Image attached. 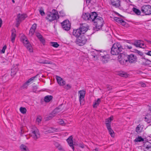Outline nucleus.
Masks as SVG:
<instances>
[{"instance_id":"1","label":"nucleus","mask_w":151,"mask_h":151,"mask_svg":"<svg viewBox=\"0 0 151 151\" xmlns=\"http://www.w3.org/2000/svg\"><path fill=\"white\" fill-rule=\"evenodd\" d=\"M123 49L119 42L114 43L111 48V53L112 55H118L123 52Z\"/></svg>"},{"instance_id":"2","label":"nucleus","mask_w":151,"mask_h":151,"mask_svg":"<svg viewBox=\"0 0 151 151\" xmlns=\"http://www.w3.org/2000/svg\"><path fill=\"white\" fill-rule=\"evenodd\" d=\"M47 15L46 19L50 22L57 19V17L58 19L59 18L58 11L55 9H53L52 12H47L46 14Z\"/></svg>"},{"instance_id":"3","label":"nucleus","mask_w":151,"mask_h":151,"mask_svg":"<svg viewBox=\"0 0 151 151\" xmlns=\"http://www.w3.org/2000/svg\"><path fill=\"white\" fill-rule=\"evenodd\" d=\"M21 41L23 42L24 45L27 48L28 50L30 52H33L32 47L26 37L25 36H22L21 37Z\"/></svg>"},{"instance_id":"4","label":"nucleus","mask_w":151,"mask_h":151,"mask_svg":"<svg viewBox=\"0 0 151 151\" xmlns=\"http://www.w3.org/2000/svg\"><path fill=\"white\" fill-rule=\"evenodd\" d=\"M87 41V39L84 35L78 37L76 40V43L79 46L84 45Z\"/></svg>"},{"instance_id":"5","label":"nucleus","mask_w":151,"mask_h":151,"mask_svg":"<svg viewBox=\"0 0 151 151\" xmlns=\"http://www.w3.org/2000/svg\"><path fill=\"white\" fill-rule=\"evenodd\" d=\"M104 22V21L102 17L99 16L97 17V19L93 22L96 28L99 29H101L102 27L103 26Z\"/></svg>"},{"instance_id":"6","label":"nucleus","mask_w":151,"mask_h":151,"mask_svg":"<svg viewBox=\"0 0 151 151\" xmlns=\"http://www.w3.org/2000/svg\"><path fill=\"white\" fill-rule=\"evenodd\" d=\"M142 12L145 15L151 14V6L149 5H144L141 7Z\"/></svg>"},{"instance_id":"7","label":"nucleus","mask_w":151,"mask_h":151,"mask_svg":"<svg viewBox=\"0 0 151 151\" xmlns=\"http://www.w3.org/2000/svg\"><path fill=\"white\" fill-rule=\"evenodd\" d=\"M118 59L119 62L121 63H124V62H127L128 59V55L125 53L121 52L118 56Z\"/></svg>"},{"instance_id":"8","label":"nucleus","mask_w":151,"mask_h":151,"mask_svg":"<svg viewBox=\"0 0 151 151\" xmlns=\"http://www.w3.org/2000/svg\"><path fill=\"white\" fill-rule=\"evenodd\" d=\"M62 27L64 30H69L70 29L71 24L68 20H65L61 23Z\"/></svg>"},{"instance_id":"9","label":"nucleus","mask_w":151,"mask_h":151,"mask_svg":"<svg viewBox=\"0 0 151 151\" xmlns=\"http://www.w3.org/2000/svg\"><path fill=\"white\" fill-rule=\"evenodd\" d=\"M80 94L79 101L81 105H83L85 102L84 97L86 94V91L84 90H82L79 91Z\"/></svg>"},{"instance_id":"10","label":"nucleus","mask_w":151,"mask_h":151,"mask_svg":"<svg viewBox=\"0 0 151 151\" xmlns=\"http://www.w3.org/2000/svg\"><path fill=\"white\" fill-rule=\"evenodd\" d=\"M59 108H57L53 110L49 116L45 118V120L48 121L52 119L53 117L55 116L56 114L58 113L59 111Z\"/></svg>"},{"instance_id":"11","label":"nucleus","mask_w":151,"mask_h":151,"mask_svg":"<svg viewBox=\"0 0 151 151\" xmlns=\"http://www.w3.org/2000/svg\"><path fill=\"white\" fill-rule=\"evenodd\" d=\"M31 136L35 140L39 138L40 135L39 134V131L37 129L32 131L31 134Z\"/></svg>"},{"instance_id":"12","label":"nucleus","mask_w":151,"mask_h":151,"mask_svg":"<svg viewBox=\"0 0 151 151\" xmlns=\"http://www.w3.org/2000/svg\"><path fill=\"white\" fill-rule=\"evenodd\" d=\"M128 61L130 63H134L137 61V57L133 54L128 55Z\"/></svg>"},{"instance_id":"13","label":"nucleus","mask_w":151,"mask_h":151,"mask_svg":"<svg viewBox=\"0 0 151 151\" xmlns=\"http://www.w3.org/2000/svg\"><path fill=\"white\" fill-rule=\"evenodd\" d=\"M27 17V15L25 14H17V18L16 19V22H21L24 20Z\"/></svg>"},{"instance_id":"14","label":"nucleus","mask_w":151,"mask_h":151,"mask_svg":"<svg viewBox=\"0 0 151 151\" xmlns=\"http://www.w3.org/2000/svg\"><path fill=\"white\" fill-rule=\"evenodd\" d=\"M73 35L77 38L83 35L79 28L77 29H73Z\"/></svg>"},{"instance_id":"15","label":"nucleus","mask_w":151,"mask_h":151,"mask_svg":"<svg viewBox=\"0 0 151 151\" xmlns=\"http://www.w3.org/2000/svg\"><path fill=\"white\" fill-rule=\"evenodd\" d=\"M106 127L109 131V133L112 137H114L115 134L113 130L111 129V124L109 123H106Z\"/></svg>"},{"instance_id":"16","label":"nucleus","mask_w":151,"mask_h":151,"mask_svg":"<svg viewBox=\"0 0 151 151\" xmlns=\"http://www.w3.org/2000/svg\"><path fill=\"white\" fill-rule=\"evenodd\" d=\"M89 21L90 22H94L96 19H97V17H99L97 16V14L95 12H92L90 14Z\"/></svg>"},{"instance_id":"17","label":"nucleus","mask_w":151,"mask_h":151,"mask_svg":"<svg viewBox=\"0 0 151 151\" xmlns=\"http://www.w3.org/2000/svg\"><path fill=\"white\" fill-rule=\"evenodd\" d=\"M144 151H151V144L149 142H145L143 145Z\"/></svg>"},{"instance_id":"18","label":"nucleus","mask_w":151,"mask_h":151,"mask_svg":"<svg viewBox=\"0 0 151 151\" xmlns=\"http://www.w3.org/2000/svg\"><path fill=\"white\" fill-rule=\"evenodd\" d=\"M67 142L68 145L71 147L73 151L74 150V147L73 146V137L72 136H70L67 139Z\"/></svg>"},{"instance_id":"19","label":"nucleus","mask_w":151,"mask_h":151,"mask_svg":"<svg viewBox=\"0 0 151 151\" xmlns=\"http://www.w3.org/2000/svg\"><path fill=\"white\" fill-rule=\"evenodd\" d=\"M111 1L112 6L116 7H118L120 6L119 0H111Z\"/></svg>"},{"instance_id":"20","label":"nucleus","mask_w":151,"mask_h":151,"mask_svg":"<svg viewBox=\"0 0 151 151\" xmlns=\"http://www.w3.org/2000/svg\"><path fill=\"white\" fill-rule=\"evenodd\" d=\"M35 35L40 41V42L42 43L43 45H44L45 44V40L42 36L39 33H36Z\"/></svg>"},{"instance_id":"21","label":"nucleus","mask_w":151,"mask_h":151,"mask_svg":"<svg viewBox=\"0 0 151 151\" xmlns=\"http://www.w3.org/2000/svg\"><path fill=\"white\" fill-rule=\"evenodd\" d=\"M56 79L58 83L60 86H63L65 83V81H64L60 77L57 76Z\"/></svg>"},{"instance_id":"22","label":"nucleus","mask_w":151,"mask_h":151,"mask_svg":"<svg viewBox=\"0 0 151 151\" xmlns=\"http://www.w3.org/2000/svg\"><path fill=\"white\" fill-rule=\"evenodd\" d=\"M143 128V125L139 124L136 128V131L137 134H139L142 131Z\"/></svg>"},{"instance_id":"23","label":"nucleus","mask_w":151,"mask_h":151,"mask_svg":"<svg viewBox=\"0 0 151 151\" xmlns=\"http://www.w3.org/2000/svg\"><path fill=\"white\" fill-rule=\"evenodd\" d=\"M15 33L16 30L14 29H13L12 30L11 41L12 43H14V42L15 38L16 36Z\"/></svg>"},{"instance_id":"24","label":"nucleus","mask_w":151,"mask_h":151,"mask_svg":"<svg viewBox=\"0 0 151 151\" xmlns=\"http://www.w3.org/2000/svg\"><path fill=\"white\" fill-rule=\"evenodd\" d=\"M101 59L102 63H107L109 59L108 55L104 54V55L101 56Z\"/></svg>"},{"instance_id":"25","label":"nucleus","mask_w":151,"mask_h":151,"mask_svg":"<svg viewBox=\"0 0 151 151\" xmlns=\"http://www.w3.org/2000/svg\"><path fill=\"white\" fill-rule=\"evenodd\" d=\"M58 131L57 129H55L53 127H50L48 128V129L45 132L46 133H54L57 132Z\"/></svg>"},{"instance_id":"26","label":"nucleus","mask_w":151,"mask_h":151,"mask_svg":"<svg viewBox=\"0 0 151 151\" xmlns=\"http://www.w3.org/2000/svg\"><path fill=\"white\" fill-rule=\"evenodd\" d=\"M90 14L89 13H87L83 14L82 15V18L85 20L89 21Z\"/></svg>"},{"instance_id":"27","label":"nucleus","mask_w":151,"mask_h":151,"mask_svg":"<svg viewBox=\"0 0 151 151\" xmlns=\"http://www.w3.org/2000/svg\"><path fill=\"white\" fill-rule=\"evenodd\" d=\"M82 35H83L88 30V28L83 25H81L79 27Z\"/></svg>"},{"instance_id":"28","label":"nucleus","mask_w":151,"mask_h":151,"mask_svg":"<svg viewBox=\"0 0 151 151\" xmlns=\"http://www.w3.org/2000/svg\"><path fill=\"white\" fill-rule=\"evenodd\" d=\"M18 70V68L17 66L13 67L11 69V75L14 76L15 75Z\"/></svg>"},{"instance_id":"29","label":"nucleus","mask_w":151,"mask_h":151,"mask_svg":"<svg viewBox=\"0 0 151 151\" xmlns=\"http://www.w3.org/2000/svg\"><path fill=\"white\" fill-rule=\"evenodd\" d=\"M53 96L51 95H47L45 97L44 100L45 102H50L52 99Z\"/></svg>"},{"instance_id":"30","label":"nucleus","mask_w":151,"mask_h":151,"mask_svg":"<svg viewBox=\"0 0 151 151\" xmlns=\"http://www.w3.org/2000/svg\"><path fill=\"white\" fill-rule=\"evenodd\" d=\"M141 42H143V41L140 40H136L134 43H132V44L136 47H140Z\"/></svg>"},{"instance_id":"31","label":"nucleus","mask_w":151,"mask_h":151,"mask_svg":"<svg viewBox=\"0 0 151 151\" xmlns=\"http://www.w3.org/2000/svg\"><path fill=\"white\" fill-rule=\"evenodd\" d=\"M21 151H29L27 147L24 145L22 144L20 146Z\"/></svg>"},{"instance_id":"32","label":"nucleus","mask_w":151,"mask_h":151,"mask_svg":"<svg viewBox=\"0 0 151 151\" xmlns=\"http://www.w3.org/2000/svg\"><path fill=\"white\" fill-rule=\"evenodd\" d=\"M133 11L137 15H140L141 14L140 11L138 9L133 7L132 9Z\"/></svg>"},{"instance_id":"33","label":"nucleus","mask_w":151,"mask_h":151,"mask_svg":"<svg viewBox=\"0 0 151 151\" xmlns=\"http://www.w3.org/2000/svg\"><path fill=\"white\" fill-rule=\"evenodd\" d=\"M38 63H40L45 64H52V62L50 61H49L47 60H45L43 62L37 61Z\"/></svg>"},{"instance_id":"34","label":"nucleus","mask_w":151,"mask_h":151,"mask_svg":"<svg viewBox=\"0 0 151 151\" xmlns=\"http://www.w3.org/2000/svg\"><path fill=\"white\" fill-rule=\"evenodd\" d=\"M144 140V139L141 136H139L137 138H136L134 140V141L136 142L143 141Z\"/></svg>"},{"instance_id":"35","label":"nucleus","mask_w":151,"mask_h":151,"mask_svg":"<svg viewBox=\"0 0 151 151\" xmlns=\"http://www.w3.org/2000/svg\"><path fill=\"white\" fill-rule=\"evenodd\" d=\"M20 111L21 113L24 114L26 112L27 109L24 107H21L20 108Z\"/></svg>"},{"instance_id":"36","label":"nucleus","mask_w":151,"mask_h":151,"mask_svg":"<svg viewBox=\"0 0 151 151\" xmlns=\"http://www.w3.org/2000/svg\"><path fill=\"white\" fill-rule=\"evenodd\" d=\"M51 45L53 47H58L59 46V45L58 44L57 42H51Z\"/></svg>"},{"instance_id":"37","label":"nucleus","mask_w":151,"mask_h":151,"mask_svg":"<svg viewBox=\"0 0 151 151\" xmlns=\"http://www.w3.org/2000/svg\"><path fill=\"white\" fill-rule=\"evenodd\" d=\"M114 19L119 24L120 22H121V20L122 19L121 18L117 17H114Z\"/></svg>"},{"instance_id":"38","label":"nucleus","mask_w":151,"mask_h":151,"mask_svg":"<svg viewBox=\"0 0 151 151\" xmlns=\"http://www.w3.org/2000/svg\"><path fill=\"white\" fill-rule=\"evenodd\" d=\"M119 75L122 77L127 78L128 76V74L126 73L122 72L119 73Z\"/></svg>"},{"instance_id":"39","label":"nucleus","mask_w":151,"mask_h":151,"mask_svg":"<svg viewBox=\"0 0 151 151\" xmlns=\"http://www.w3.org/2000/svg\"><path fill=\"white\" fill-rule=\"evenodd\" d=\"M38 75L39 74H37L35 76L32 77V78H30V79L28 80V81H27V82L30 83L31 81L33 80L35 78L37 77L38 76Z\"/></svg>"},{"instance_id":"40","label":"nucleus","mask_w":151,"mask_h":151,"mask_svg":"<svg viewBox=\"0 0 151 151\" xmlns=\"http://www.w3.org/2000/svg\"><path fill=\"white\" fill-rule=\"evenodd\" d=\"M35 30L30 29L29 33V36H32L34 32H35Z\"/></svg>"},{"instance_id":"41","label":"nucleus","mask_w":151,"mask_h":151,"mask_svg":"<svg viewBox=\"0 0 151 151\" xmlns=\"http://www.w3.org/2000/svg\"><path fill=\"white\" fill-rule=\"evenodd\" d=\"M6 48V45H4L1 51L0 52L1 53H4L5 52V50Z\"/></svg>"},{"instance_id":"42","label":"nucleus","mask_w":151,"mask_h":151,"mask_svg":"<svg viewBox=\"0 0 151 151\" xmlns=\"http://www.w3.org/2000/svg\"><path fill=\"white\" fill-rule=\"evenodd\" d=\"M126 24V22H125L123 19L121 20V22H120L119 24H121L123 26H124Z\"/></svg>"},{"instance_id":"43","label":"nucleus","mask_w":151,"mask_h":151,"mask_svg":"<svg viewBox=\"0 0 151 151\" xmlns=\"http://www.w3.org/2000/svg\"><path fill=\"white\" fill-rule=\"evenodd\" d=\"M36 27L37 24L35 23L32 25V27H31L30 29L35 30V29H36Z\"/></svg>"},{"instance_id":"44","label":"nucleus","mask_w":151,"mask_h":151,"mask_svg":"<svg viewBox=\"0 0 151 151\" xmlns=\"http://www.w3.org/2000/svg\"><path fill=\"white\" fill-rule=\"evenodd\" d=\"M58 122L61 125H63V124H64V121L62 119H58Z\"/></svg>"},{"instance_id":"45","label":"nucleus","mask_w":151,"mask_h":151,"mask_svg":"<svg viewBox=\"0 0 151 151\" xmlns=\"http://www.w3.org/2000/svg\"><path fill=\"white\" fill-rule=\"evenodd\" d=\"M27 83V81H26L23 85V87L24 88H27L28 85V83Z\"/></svg>"},{"instance_id":"46","label":"nucleus","mask_w":151,"mask_h":151,"mask_svg":"<svg viewBox=\"0 0 151 151\" xmlns=\"http://www.w3.org/2000/svg\"><path fill=\"white\" fill-rule=\"evenodd\" d=\"M107 88L108 89L109 91H111L112 89V87L109 85H107L106 86Z\"/></svg>"},{"instance_id":"47","label":"nucleus","mask_w":151,"mask_h":151,"mask_svg":"<svg viewBox=\"0 0 151 151\" xmlns=\"http://www.w3.org/2000/svg\"><path fill=\"white\" fill-rule=\"evenodd\" d=\"M20 129H21V130H20V133L21 135L22 136V134L24 133V131L23 130V128L22 127H21Z\"/></svg>"},{"instance_id":"48","label":"nucleus","mask_w":151,"mask_h":151,"mask_svg":"<svg viewBox=\"0 0 151 151\" xmlns=\"http://www.w3.org/2000/svg\"><path fill=\"white\" fill-rule=\"evenodd\" d=\"M40 14L42 16H43L45 14V13L43 10H40L39 11Z\"/></svg>"},{"instance_id":"49","label":"nucleus","mask_w":151,"mask_h":151,"mask_svg":"<svg viewBox=\"0 0 151 151\" xmlns=\"http://www.w3.org/2000/svg\"><path fill=\"white\" fill-rule=\"evenodd\" d=\"M57 145H58V146H56V147L58 148V149L60 150V149H61L62 148V147L61 145H60L59 144H57Z\"/></svg>"},{"instance_id":"50","label":"nucleus","mask_w":151,"mask_h":151,"mask_svg":"<svg viewBox=\"0 0 151 151\" xmlns=\"http://www.w3.org/2000/svg\"><path fill=\"white\" fill-rule=\"evenodd\" d=\"M41 119L40 118V117H37V119H36V121L38 122H41Z\"/></svg>"},{"instance_id":"51","label":"nucleus","mask_w":151,"mask_h":151,"mask_svg":"<svg viewBox=\"0 0 151 151\" xmlns=\"http://www.w3.org/2000/svg\"><path fill=\"white\" fill-rule=\"evenodd\" d=\"M78 146L79 147H80L82 148H83L84 147V145L83 144H79L78 145Z\"/></svg>"},{"instance_id":"52","label":"nucleus","mask_w":151,"mask_h":151,"mask_svg":"<svg viewBox=\"0 0 151 151\" xmlns=\"http://www.w3.org/2000/svg\"><path fill=\"white\" fill-rule=\"evenodd\" d=\"M144 44L143 43V42H141V44L140 47H140V48H144L145 47H144Z\"/></svg>"},{"instance_id":"53","label":"nucleus","mask_w":151,"mask_h":151,"mask_svg":"<svg viewBox=\"0 0 151 151\" xmlns=\"http://www.w3.org/2000/svg\"><path fill=\"white\" fill-rule=\"evenodd\" d=\"M106 123H109L110 124H111V122H110L109 120V119L108 118L106 119L105 124Z\"/></svg>"},{"instance_id":"54","label":"nucleus","mask_w":151,"mask_h":151,"mask_svg":"<svg viewBox=\"0 0 151 151\" xmlns=\"http://www.w3.org/2000/svg\"><path fill=\"white\" fill-rule=\"evenodd\" d=\"M101 102L100 99H98L97 101H96V102L97 104L98 105Z\"/></svg>"},{"instance_id":"55","label":"nucleus","mask_w":151,"mask_h":151,"mask_svg":"<svg viewBox=\"0 0 151 151\" xmlns=\"http://www.w3.org/2000/svg\"><path fill=\"white\" fill-rule=\"evenodd\" d=\"M98 106V105L97 104L96 102H95L93 105V108H96Z\"/></svg>"},{"instance_id":"56","label":"nucleus","mask_w":151,"mask_h":151,"mask_svg":"<svg viewBox=\"0 0 151 151\" xmlns=\"http://www.w3.org/2000/svg\"><path fill=\"white\" fill-rule=\"evenodd\" d=\"M146 54L148 55L151 56V51H149L147 53H146Z\"/></svg>"},{"instance_id":"57","label":"nucleus","mask_w":151,"mask_h":151,"mask_svg":"<svg viewBox=\"0 0 151 151\" xmlns=\"http://www.w3.org/2000/svg\"><path fill=\"white\" fill-rule=\"evenodd\" d=\"M113 116H111L109 118V120L110 122H111L113 120Z\"/></svg>"},{"instance_id":"58","label":"nucleus","mask_w":151,"mask_h":151,"mask_svg":"<svg viewBox=\"0 0 151 151\" xmlns=\"http://www.w3.org/2000/svg\"><path fill=\"white\" fill-rule=\"evenodd\" d=\"M135 52L138 53V54H139V53H141V54H142V52H141L140 51L138 50H135Z\"/></svg>"},{"instance_id":"59","label":"nucleus","mask_w":151,"mask_h":151,"mask_svg":"<svg viewBox=\"0 0 151 151\" xmlns=\"http://www.w3.org/2000/svg\"><path fill=\"white\" fill-rule=\"evenodd\" d=\"M141 86L142 87H145L146 86V84L145 83H141Z\"/></svg>"},{"instance_id":"60","label":"nucleus","mask_w":151,"mask_h":151,"mask_svg":"<svg viewBox=\"0 0 151 151\" xmlns=\"http://www.w3.org/2000/svg\"><path fill=\"white\" fill-rule=\"evenodd\" d=\"M2 24V21L1 19L0 18V28L1 27Z\"/></svg>"},{"instance_id":"61","label":"nucleus","mask_w":151,"mask_h":151,"mask_svg":"<svg viewBox=\"0 0 151 151\" xmlns=\"http://www.w3.org/2000/svg\"><path fill=\"white\" fill-rule=\"evenodd\" d=\"M67 86L68 89H70L71 88V86L69 84H67Z\"/></svg>"},{"instance_id":"62","label":"nucleus","mask_w":151,"mask_h":151,"mask_svg":"<svg viewBox=\"0 0 151 151\" xmlns=\"http://www.w3.org/2000/svg\"><path fill=\"white\" fill-rule=\"evenodd\" d=\"M126 47H127V48L129 49H131L132 48V47L131 46H128V45L126 46Z\"/></svg>"},{"instance_id":"63","label":"nucleus","mask_w":151,"mask_h":151,"mask_svg":"<svg viewBox=\"0 0 151 151\" xmlns=\"http://www.w3.org/2000/svg\"><path fill=\"white\" fill-rule=\"evenodd\" d=\"M92 0H86V3H88V4H89L91 3V1Z\"/></svg>"},{"instance_id":"64","label":"nucleus","mask_w":151,"mask_h":151,"mask_svg":"<svg viewBox=\"0 0 151 151\" xmlns=\"http://www.w3.org/2000/svg\"><path fill=\"white\" fill-rule=\"evenodd\" d=\"M145 41H146L147 42L149 43H150L151 44V41L150 40H145Z\"/></svg>"}]
</instances>
